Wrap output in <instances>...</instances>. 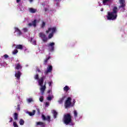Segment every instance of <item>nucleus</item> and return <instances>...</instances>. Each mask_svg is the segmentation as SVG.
Wrapping results in <instances>:
<instances>
[{"instance_id":"nucleus-8","label":"nucleus","mask_w":127,"mask_h":127,"mask_svg":"<svg viewBox=\"0 0 127 127\" xmlns=\"http://www.w3.org/2000/svg\"><path fill=\"white\" fill-rule=\"evenodd\" d=\"M45 76H42L38 80V83L41 88L43 86V83H44V79H45Z\"/></svg>"},{"instance_id":"nucleus-42","label":"nucleus","mask_w":127,"mask_h":127,"mask_svg":"<svg viewBox=\"0 0 127 127\" xmlns=\"http://www.w3.org/2000/svg\"><path fill=\"white\" fill-rule=\"evenodd\" d=\"M45 105L46 107H48L49 106V102H46Z\"/></svg>"},{"instance_id":"nucleus-25","label":"nucleus","mask_w":127,"mask_h":127,"mask_svg":"<svg viewBox=\"0 0 127 127\" xmlns=\"http://www.w3.org/2000/svg\"><path fill=\"white\" fill-rule=\"evenodd\" d=\"M37 22V20L34 19L32 22V24L34 27H36V22Z\"/></svg>"},{"instance_id":"nucleus-40","label":"nucleus","mask_w":127,"mask_h":127,"mask_svg":"<svg viewBox=\"0 0 127 127\" xmlns=\"http://www.w3.org/2000/svg\"><path fill=\"white\" fill-rule=\"evenodd\" d=\"M47 100H48V101H51V100H52V97H50V96L48 97H47Z\"/></svg>"},{"instance_id":"nucleus-9","label":"nucleus","mask_w":127,"mask_h":127,"mask_svg":"<svg viewBox=\"0 0 127 127\" xmlns=\"http://www.w3.org/2000/svg\"><path fill=\"white\" fill-rule=\"evenodd\" d=\"M40 90L42 95H44V92L46 90V81L45 82L44 85L40 88Z\"/></svg>"},{"instance_id":"nucleus-16","label":"nucleus","mask_w":127,"mask_h":127,"mask_svg":"<svg viewBox=\"0 0 127 127\" xmlns=\"http://www.w3.org/2000/svg\"><path fill=\"white\" fill-rule=\"evenodd\" d=\"M29 11H30V12H31V13H35V12L37 11V9L33 8H29Z\"/></svg>"},{"instance_id":"nucleus-34","label":"nucleus","mask_w":127,"mask_h":127,"mask_svg":"<svg viewBox=\"0 0 127 127\" xmlns=\"http://www.w3.org/2000/svg\"><path fill=\"white\" fill-rule=\"evenodd\" d=\"M13 126L14 127H18V125H17V124H16V122H13Z\"/></svg>"},{"instance_id":"nucleus-11","label":"nucleus","mask_w":127,"mask_h":127,"mask_svg":"<svg viewBox=\"0 0 127 127\" xmlns=\"http://www.w3.org/2000/svg\"><path fill=\"white\" fill-rule=\"evenodd\" d=\"M42 119L43 120V121H47V122H48L49 123H50L51 120H50V117L49 116L45 117V115H42Z\"/></svg>"},{"instance_id":"nucleus-4","label":"nucleus","mask_w":127,"mask_h":127,"mask_svg":"<svg viewBox=\"0 0 127 127\" xmlns=\"http://www.w3.org/2000/svg\"><path fill=\"white\" fill-rule=\"evenodd\" d=\"M71 101H72V98H71V97H68L67 98L64 103L65 109H70V108H71L72 105Z\"/></svg>"},{"instance_id":"nucleus-32","label":"nucleus","mask_w":127,"mask_h":127,"mask_svg":"<svg viewBox=\"0 0 127 127\" xmlns=\"http://www.w3.org/2000/svg\"><path fill=\"white\" fill-rule=\"evenodd\" d=\"M34 79H35V80H38V79H39V76L38 75V74H37L34 76Z\"/></svg>"},{"instance_id":"nucleus-17","label":"nucleus","mask_w":127,"mask_h":127,"mask_svg":"<svg viewBox=\"0 0 127 127\" xmlns=\"http://www.w3.org/2000/svg\"><path fill=\"white\" fill-rule=\"evenodd\" d=\"M16 49H19L20 50H22L23 49V46L22 45H17L15 46Z\"/></svg>"},{"instance_id":"nucleus-26","label":"nucleus","mask_w":127,"mask_h":127,"mask_svg":"<svg viewBox=\"0 0 127 127\" xmlns=\"http://www.w3.org/2000/svg\"><path fill=\"white\" fill-rule=\"evenodd\" d=\"M19 123L20 124V126H23L24 125V120H23L22 119H20Z\"/></svg>"},{"instance_id":"nucleus-37","label":"nucleus","mask_w":127,"mask_h":127,"mask_svg":"<svg viewBox=\"0 0 127 127\" xmlns=\"http://www.w3.org/2000/svg\"><path fill=\"white\" fill-rule=\"evenodd\" d=\"M23 30L24 32H27V31H28V29H27V28H24Z\"/></svg>"},{"instance_id":"nucleus-47","label":"nucleus","mask_w":127,"mask_h":127,"mask_svg":"<svg viewBox=\"0 0 127 127\" xmlns=\"http://www.w3.org/2000/svg\"><path fill=\"white\" fill-rule=\"evenodd\" d=\"M44 10L45 11H46L47 10V8H45Z\"/></svg>"},{"instance_id":"nucleus-2","label":"nucleus","mask_w":127,"mask_h":127,"mask_svg":"<svg viewBox=\"0 0 127 127\" xmlns=\"http://www.w3.org/2000/svg\"><path fill=\"white\" fill-rule=\"evenodd\" d=\"M57 30V29H56V27L48 28V30L46 31V33H49L50 31H52L51 33L49 34V36H48L49 39H51V38L53 37V35L54 33L56 32Z\"/></svg>"},{"instance_id":"nucleus-44","label":"nucleus","mask_w":127,"mask_h":127,"mask_svg":"<svg viewBox=\"0 0 127 127\" xmlns=\"http://www.w3.org/2000/svg\"><path fill=\"white\" fill-rule=\"evenodd\" d=\"M21 0H16V2L17 3H18V2H20V1H21Z\"/></svg>"},{"instance_id":"nucleus-15","label":"nucleus","mask_w":127,"mask_h":127,"mask_svg":"<svg viewBox=\"0 0 127 127\" xmlns=\"http://www.w3.org/2000/svg\"><path fill=\"white\" fill-rule=\"evenodd\" d=\"M15 69H16V70H21L22 69V66H21L20 64H17L15 65Z\"/></svg>"},{"instance_id":"nucleus-51","label":"nucleus","mask_w":127,"mask_h":127,"mask_svg":"<svg viewBox=\"0 0 127 127\" xmlns=\"http://www.w3.org/2000/svg\"><path fill=\"white\" fill-rule=\"evenodd\" d=\"M56 1H59V0H55Z\"/></svg>"},{"instance_id":"nucleus-48","label":"nucleus","mask_w":127,"mask_h":127,"mask_svg":"<svg viewBox=\"0 0 127 127\" xmlns=\"http://www.w3.org/2000/svg\"><path fill=\"white\" fill-rule=\"evenodd\" d=\"M37 71H38V72H41V71H40V69H37Z\"/></svg>"},{"instance_id":"nucleus-12","label":"nucleus","mask_w":127,"mask_h":127,"mask_svg":"<svg viewBox=\"0 0 127 127\" xmlns=\"http://www.w3.org/2000/svg\"><path fill=\"white\" fill-rule=\"evenodd\" d=\"M14 29H15L14 33H15V32H17V36H20V35L22 34V33H21V31H20V30H19L18 28L15 27Z\"/></svg>"},{"instance_id":"nucleus-31","label":"nucleus","mask_w":127,"mask_h":127,"mask_svg":"<svg viewBox=\"0 0 127 127\" xmlns=\"http://www.w3.org/2000/svg\"><path fill=\"white\" fill-rule=\"evenodd\" d=\"M44 100V98L43 97V96H40V97L39 98L40 102H41L42 103V102H43Z\"/></svg>"},{"instance_id":"nucleus-20","label":"nucleus","mask_w":127,"mask_h":127,"mask_svg":"<svg viewBox=\"0 0 127 127\" xmlns=\"http://www.w3.org/2000/svg\"><path fill=\"white\" fill-rule=\"evenodd\" d=\"M36 111L35 110H33L32 112H28L27 114H28L29 115H30V117H32V116H34L35 115Z\"/></svg>"},{"instance_id":"nucleus-28","label":"nucleus","mask_w":127,"mask_h":127,"mask_svg":"<svg viewBox=\"0 0 127 127\" xmlns=\"http://www.w3.org/2000/svg\"><path fill=\"white\" fill-rule=\"evenodd\" d=\"M73 114L74 118H77L78 117V113L77 112V111L74 110Z\"/></svg>"},{"instance_id":"nucleus-38","label":"nucleus","mask_w":127,"mask_h":127,"mask_svg":"<svg viewBox=\"0 0 127 127\" xmlns=\"http://www.w3.org/2000/svg\"><path fill=\"white\" fill-rule=\"evenodd\" d=\"M3 57L4 59H7V58H8V55L5 54L3 56Z\"/></svg>"},{"instance_id":"nucleus-13","label":"nucleus","mask_w":127,"mask_h":127,"mask_svg":"<svg viewBox=\"0 0 127 127\" xmlns=\"http://www.w3.org/2000/svg\"><path fill=\"white\" fill-rule=\"evenodd\" d=\"M53 69V68L52 67V65H49L48 67H47V71L45 72V73L48 74V73L51 72Z\"/></svg>"},{"instance_id":"nucleus-49","label":"nucleus","mask_w":127,"mask_h":127,"mask_svg":"<svg viewBox=\"0 0 127 127\" xmlns=\"http://www.w3.org/2000/svg\"><path fill=\"white\" fill-rule=\"evenodd\" d=\"M30 2H32L33 1V0H29Z\"/></svg>"},{"instance_id":"nucleus-41","label":"nucleus","mask_w":127,"mask_h":127,"mask_svg":"<svg viewBox=\"0 0 127 127\" xmlns=\"http://www.w3.org/2000/svg\"><path fill=\"white\" fill-rule=\"evenodd\" d=\"M13 121V119L12 118H10V121H9V123H12V121Z\"/></svg>"},{"instance_id":"nucleus-29","label":"nucleus","mask_w":127,"mask_h":127,"mask_svg":"<svg viewBox=\"0 0 127 127\" xmlns=\"http://www.w3.org/2000/svg\"><path fill=\"white\" fill-rule=\"evenodd\" d=\"M17 53H18V51L16 49L14 50V51L12 52V54L14 55H15V54H16Z\"/></svg>"},{"instance_id":"nucleus-50","label":"nucleus","mask_w":127,"mask_h":127,"mask_svg":"<svg viewBox=\"0 0 127 127\" xmlns=\"http://www.w3.org/2000/svg\"><path fill=\"white\" fill-rule=\"evenodd\" d=\"M37 111H38V113H39H39H40V112L39 111V109H37Z\"/></svg>"},{"instance_id":"nucleus-43","label":"nucleus","mask_w":127,"mask_h":127,"mask_svg":"<svg viewBox=\"0 0 127 127\" xmlns=\"http://www.w3.org/2000/svg\"><path fill=\"white\" fill-rule=\"evenodd\" d=\"M28 25H29V26H32V25H33L32 24V23H29L28 24Z\"/></svg>"},{"instance_id":"nucleus-22","label":"nucleus","mask_w":127,"mask_h":127,"mask_svg":"<svg viewBox=\"0 0 127 127\" xmlns=\"http://www.w3.org/2000/svg\"><path fill=\"white\" fill-rule=\"evenodd\" d=\"M14 120L17 121L18 120V114L17 113H14Z\"/></svg>"},{"instance_id":"nucleus-18","label":"nucleus","mask_w":127,"mask_h":127,"mask_svg":"<svg viewBox=\"0 0 127 127\" xmlns=\"http://www.w3.org/2000/svg\"><path fill=\"white\" fill-rule=\"evenodd\" d=\"M37 126H42V127H45V123L39 122L36 123Z\"/></svg>"},{"instance_id":"nucleus-14","label":"nucleus","mask_w":127,"mask_h":127,"mask_svg":"<svg viewBox=\"0 0 127 127\" xmlns=\"http://www.w3.org/2000/svg\"><path fill=\"white\" fill-rule=\"evenodd\" d=\"M112 13H114L115 14H118V7L114 6L113 8L112 9Z\"/></svg>"},{"instance_id":"nucleus-5","label":"nucleus","mask_w":127,"mask_h":127,"mask_svg":"<svg viewBox=\"0 0 127 127\" xmlns=\"http://www.w3.org/2000/svg\"><path fill=\"white\" fill-rule=\"evenodd\" d=\"M119 2L120 4V5L119 6V9L123 8V9L125 10L126 7V0H119Z\"/></svg>"},{"instance_id":"nucleus-45","label":"nucleus","mask_w":127,"mask_h":127,"mask_svg":"<svg viewBox=\"0 0 127 127\" xmlns=\"http://www.w3.org/2000/svg\"><path fill=\"white\" fill-rule=\"evenodd\" d=\"M51 92V91L50 90H48V91H47V93H48V94H50V92Z\"/></svg>"},{"instance_id":"nucleus-24","label":"nucleus","mask_w":127,"mask_h":127,"mask_svg":"<svg viewBox=\"0 0 127 127\" xmlns=\"http://www.w3.org/2000/svg\"><path fill=\"white\" fill-rule=\"evenodd\" d=\"M57 115H58L57 112H56L55 110H53V116L54 119H56V118H57Z\"/></svg>"},{"instance_id":"nucleus-10","label":"nucleus","mask_w":127,"mask_h":127,"mask_svg":"<svg viewBox=\"0 0 127 127\" xmlns=\"http://www.w3.org/2000/svg\"><path fill=\"white\" fill-rule=\"evenodd\" d=\"M20 76H21V72L19 70H17L15 73V77L18 80H20Z\"/></svg>"},{"instance_id":"nucleus-19","label":"nucleus","mask_w":127,"mask_h":127,"mask_svg":"<svg viewBox=\"0 0 127 127\" xmlns=\"http://www.w3.org/2000/svg\"><path fill=\"white\" fill-rule=\"evenodd\" d=\"M65 98H66V97L63 96L62 98H60L58 101L59 104H63V101L65 100Z\"/></svg>"},{"instance_id":"nucleus-3","label":"nucleus","mask_w":127,"mask_h":127,"mask_svg":"<svg viewBox=\"0 0 127 127\" xmlns=\"http://www.w3.org/2000/svg\"><path fill=\"white\" fill-rule=\"evenodd\" d=\"M107 17L108 20H115V19H117V17H118V14H116L112 12H108Z\"/></svg>"},{"instance_id":"nucleus-33","label":"nucleus","mask_w":127,"mask_h":127,"mask_svg":"<svg viewBox=\"0 0 127 127\" xmlns=\"http://www.w3.org/2000/svg\"><path fill=\"white\" fill-rule=\"evenodd\" d=\"M16 110L17 111H20V105L19 104H18L17 106V108H16Z\"/></svg>"},{"instance_id":"nucleus-6","label":"nucleus","mask_w":127,"mask_h":127,"mask_svg":"<svg viewBox=\"0 0 127 127\" xmlns=\"http://www.w3.org/2000/svg\"><path fill=\"white\" fill-rule=\"evenodd\" d=\"M39 37H41L43 42H47V41L48 40V38L46 37V35L43 32H40L39 33Z\"/></svg>"},{"instance_id":"nucleus-46","label":"nucleus","mask_w":127,"mask_h":127,"mask_svg":"<svg viewBox=\"0 0 127 127\" xmlns=\"http://www.w3.org/2000/svg\"><path fill=\"white\" fill-rule=\"evenodd\" d=\"M101 11H104V8H102L101 9Z\"/></svg>"},{"instance_id":"nucleus-1","label":"nucleus","mask_w":127,"mask_h":127,"mask_svg":"<svg viewBox=\"0 0 127 127\" xmlns=\"http://www.w3.org/2000/svg\"><path fill=\"white\" fill-rule=\"evenodd\" d=\"M63 122L65 125L72 124V116L70 114H66L64 116Z\"/></svg>"},{"instance_id":"nucleus-36","label":"nucleus","mask_w":127,"mask_h":127,"mask_svg":"<svg viewBox=\"0 0 127 127\" xmlns=\"http://www.w3.org/2000/svg\"><path fill=\"white\" fill-rule=\"evenodd\" d=\"M32 101H33L32 98H29L27 99L28 103H31Z\"/></svg>"},{"instance_id":"nucleus-39","label":"nucleus","mask_w":127,"mask_h":127,"mask_svg":"<svg viewBox=\"0 0 127 127\" xmlns=\"http://www.w3.org/2000/svg\"><path fill=\"white\" fill-rule=\"evenodd\" d=\"M49 87H51L52 86V81H50L48 82Z\"/></svg>"},{"instance_id":"nucleus-35","label":"nucleus","mask_w":127,"mask_h":127,"mask_svg":"<svg viewBox=\"0 0 127 127\" xmlns=\"http://www.w3.org/2000/svg\"><path fill=\"white\" fill-rule=\"evenodd\" d=\"M45 27V22H43L42 24L41 25V28H44Z\"/></svg>"},{"instance_id":"nucleus-21","label":"nucleus","mask_w":127,"mask_h":127,"mask_svg":"<svg viewBox=\"0 0 127 127\" xmlns=\"http://www.w3.org/2000/svg\"><path fill=\"white\" fill-rule=\"evenodd\" d=\"M50 58H51V57L49 56L47 58H46L44 61V65H46V64H47V62H48V60H49V59H50Z\"/></svg>"},{"instance_id":"nucleus-30","label":"nucleus","mask_w":127,"mask_h":127,"mask_svg":"<svg viewBox=\"0 0 127 127\" xmlns=\"http://www.w3.org/2000/svg\"><path fill=\"white\" fill-rule=\"evenodd\" d=\"M110 1V0H103V3L104 4V5L106 4L107 2H109Z\"/></svg>"},{"instance_id":"nucleus-7","label":"nucleus","mask_w":127,"mask_h":127,"mask_svg":"<svg viewBox=\"0 0 127 127\" xmlns=\"http://www.w3.org/2000/svg\"><path fill=\"white\" fill-rule=\"evenodd\" d=\"M55 46V43L54 42L50 43L48 44V47L49 48L50 51H54Z\"/></svg>"},{"instance_id":"nucleus-27","label":"nucleus","mask_w":127,"mask_h":127,"mask_svg":"<svg viewBox=\"0 0 127 127\" xmlns=\"http://www.w3.org/2000/svg\"><path fill=\"white\" fill-rule=\"evenodd\" d=\"M33 40V39L32 38H31V42L33 44V45H36V40Z\"/></svg>"},{"instance_id":"nucleus-23","label":"nucleus","mask_w":127,"mask_h":127,"mask_svg":"<svg viewBox=\"0 0 127 127\" xmlns=\"http://www.w3.org/2000/svg\"><path fill=\"white\" fill-rule=\"evenodd\" d=\"M69 90H70V87L67 85H66L65 87H64V91H65L66 92H68Z\"/></svg>"},{"instance_id":"nucleus-52","label":"nucleus","mask_w":127,"mask_h":127,"mask_svg":"<svg viewBox=\"0 0 127 127\" xmlns=\"http://www.w3.org/2000/svg\"><path fill=\"white\" fill-rule=\"evenodd\" d=\"M73 103H75V100H74V101H73Z\"/></svg>"}]
</instances>
